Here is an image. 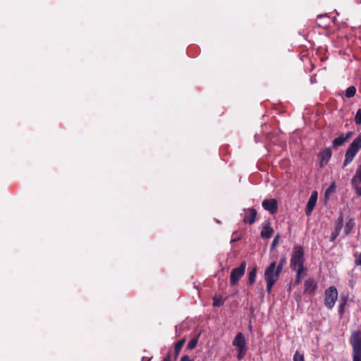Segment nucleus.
I'll use <instances>...</instances> for the list:
<instances>
[{"label": "nucleus", "mask_w": 361, "mask_h": 361, "mask_svg": "<svg viewBox=\"0 0 361 361\" xmlns=\"http://www.w3.org/2000/svg\"><path fill=\"white\" fill-rule=\"evenodd\" d=\"M281 271L276 268V262H272L264 271L267 291L270 293L273 286L278 281Z\"/></svg>", "instance_id": "obj_1"}, {"label": "nucleus", "mask_w": 361, "mask_h": 361, "mask_svg": "<svg viewBox=\"0 0 361 361\" xmlns=\"http://www.w3.org/2000/svg\"><path fill=\"white\" fill-rule=\"evenodd\" d=\"M304 262L305 257L302 247L300 246L295 247L290 259V266L291 269H305Z\"/></svg>", "instance_id": "obj_2"}, {"label": "nucleus", "mask_w": 361, "mask_h": 361, "mask_svg": "<svg viewBox=\"0 0 361 361\" xmlns=\"http://www.w3.org/2000/svg\"><path fill=\"white\" fill-rule=\"evenodd\" d=\"M361 149V135H358L350 145L345 154L343 167L351 163Z\"/></svg>", "instance_id": "obj_3"}, {"label": "nucleus", "mask_w": 361, "mask_h": 361, "mask_svg": "<svg viewBox=\"0 0 361 361\" xmlns=\"http://www.w3.org/2000/svg\"><path fill=\"white\" fill-rule=\"evenodd\" d=\"M232 344L237 348V357L238 360H241L245 357L247 351V343L244 335L241 332L238 333Z\"/></svg>", "instance_id": "obj_4"}, {"label": "nucleus", "mask_w": 361, "mask_h": 361, "mask_svg": "<svg viewBox=\"0 0 361 361\" xmlns=\"http://www.w3.org/2000/svg\"><path fill=\"white\" fill-rule=\"evenodd\" d=\"M324 305L331 310L334 307L338 298V291L334 286L328 288L324 292Z\"/></svg>", "instance_id": "obj_5"}, {"label": "nucleus", "mask_w": 361, "mask_h": 361, "mask_svg": "<svg viewBox=\"0 0 361 361\" xmlns=\"http://www.w3.org/2000/svg\"><path fill=\"white\" fill-rule=\"evenodd\" d=\"M246 268L245 262H243L238 267L233 269L230 276V283L231 286H235L241 277L244 275Z\"/></svg>", "instance_id": "obj_6"}, {"label": "nucleus", "mask_w": 361, "mask_h": 361, "mask_svg": "<svg viewBox=\"0 0 361 361\" xmlns=\"http://www.w3.org/2000/svg\"><path fill=\"white\" fill-rule=\"evenodd\" d=\"M350 343L353 346V353H361V332L355 331L350 337Z\"/></svg>", "instance_id": "obj_7"}, {"label": "nucleus", "mask_w": 361, "mask_h": 361, "mask_svg": "<svg viewBox=\"0 0 361 361\" xmlns=\"http://www.w3.org/2000/svg\"><path fill=\"white\" fill-rule=\"evenodd\" d=\"M262 205L271 214H274L278 211V202L276 199H266L262 202Z\"/></svg>", "instance_id": "obj_8"}, {"label": "nucleus", "mask_w": 361, "mask_h": 361, "mask_svg": "<svg viewBox=\"0 0 361 361\" xmlns=\"http://www.w3.org/2000/svg\"><path fill=\"white\" fill-rule=\"evenodd\" d=\"M317 201V192L313 191L307 202L305 213L307 216H310Z\"/></svg>", "instance_id": "obj_9"}, {"label": "nucleus", "mask_w": 361, "mask_h": 361, "mask_svg": "<svg viewBox=\"0 0 361 361\" xmlns=\"http://www.w3.org/2000/svg\"><path fill=\"white\" fill-rule=\"evenodd\" d=\"M244 211L245 212V214L243 216V221L249 224H252L255 221V219L257 214L256 209L251 208L248 209H244Z\"/></svg>", "instance_id": "obj_10"}, {"label": "nucleus", "mask_w": 361, "mask_h": 361, "mask_svg": "<svg viewBox=\"0 0 361 361\" xmlns=\"http://www.w3.org/2000/svg\"><path fill=\"white\" fill-rule=\"evenodd\" d=\"M319 157L321 158L320 166L322 167L327 164L331 157V151L330 149H325L320 152Z\"/></svg>", "instance_id": "obj_11"}, {"label": "nucleus", "mask_w": 361, "mask_h": 361, "mask_svg": "<svg viewBox=\"0 0 361 361\" xmlns=\"http://www.w3.org/2000/svg\"><path fill=\"white\" fill-rule=\"evenodd\" d=\"M317 288V283L312 279H309L305 282V293H313Z\"/></svg>", "instance_id": "obj_12"}, {"label": "nucleus", "mask_w": 361, "mask_h": 361, "mask_svg": "<svg viewBox=\"0 0 361 361\" xmlns=\"http://www.w3.org/2000/svg\"><path fill=\"white\" fill-rule=\"evenodd\" d=\"M273 233H274V230L269 226V224H266L264 225L260 235L262 238H270L271 237Z\"/></svg>", "instance_id": "obj_13"}, {"label": "nucleus", "mask_w": 361, "mask_h": 361, "mask_svg": "<svg viewBox=\"0 0 361 361\" xmlns=\"http://www.w3.org/2000/svg\"><path fill=\"white\" fill-rule=\"evenodd\" d=\"M361 183V164L358 166L355 174L352 179L353 185H359Z\"/></svg>", "instance_id": "obj_14"}, {"label": "nucleus", "mask_w": 361, "mask_h": 361, "mask_svg": "<svg viewBox=\"0 0 361 361\" xmlns=\"http://www.w3.org/2000/svg\"><path fill=\"white\" fill-rule=\"evenodd\" d=\"M355 223L353 219H350L348 222H346L344 226V236L348 235L350 233L351 230L355 226Z\"/></svg>", "instance_id": "obj_15"}, {"label": "nucleus", "mask_w": 361, "mask_h": 361, "mask_svg": "<svg viewBox=\"0 0 361 361\" xmlns=\"http://www.w3.org/2000/svg\"><path fill=\"white\" fill-rule=\"evenodd\" d=\"M345 142H346V140L344 138V135H341V136L335 138L333 140L332 147L333 148H337L338 147L341 146L342 145H343Z\"/></svg>", "instance_id": "obj_16"}, {"label": "nucleus", "mask_w": 361, "mask_h": 361, "mask_svg": "<svg viewBox=\"0 0 361 361\" xmlns=\"http://www.w3.org/2000/svg\"><path fill=\"white\" fill-rule=\"evenodd\" d=\"M257 268L255 267L252 269L249 272L248 280L250 284H253L255 282L257 277Z\"/></svg>", "instance_id": "obj_17"}, {"label": "nucleus", "mask_w": 361, "mask_h": 361, "mask_svg": "<svg viewBox=\"0 0 361 361\" xmlns=\"http://www.w3.org/2000/svg\"><path fill=\"white\" fill-rule=\"evenodd\" d=\"M185 343V339H181L178 342H177L175 345V354L176 357H177L181 350L184 343Z\"/></svg>", "instance_id": "obj_18"}, {"label": "nucleus", "mask_w": 361, "mask_h": 361, "mask_svg": "<svg viewBox=\"0 0 361 361\" xmlns=\"http://www.w3.org/2000/svg\"><path fill=\"white\" fill-rule=\"evenodd\" d=\"M356 94V88L354 86L348 87L345 90V96L348 98L354 97Z\"/></svg>", "instance_id": "obj_19"}, {"label": "nucleus", "mask_w": 361, "mask_h": 361, "mask_svg": "<svg viewBox=\"0 0 361 361\" xmlns=\"http://www.w3.org/2000/svg\"><path fill=\"white\" fill-rule=\"evenodd\" d=\"M338 224L337 226V227L336 228V231L335 232L332 234V238L333 240H334L339 234V231H341V227H342V224H343V217H340L338 219Z\"/></svg>", "instance_id": "obj_20"}, {"label": "nucleus", "mask_w": 361, "mask_h": 361, "mask_svg": "<svg viewBox=\"0 0 361 361\" xmlns=\"http://www.w3.org/2000/svg\"><path fill=\"white\" fill-rule=\"evenodd\" d=\"M296 271H297V276H296V279L295 280V284L298 285L301 281V279L302 277V274H304V272L305 271V269H296Z\"/></svg>", "instance_id": "obj_21"}, {"label": "nucleus", "mask_w": 361, "mask_h": 361, "mask_svg": "<svg viewBox=\"0 0 361 361\" xmlns=\"http://www.w3.org/2000/svg\"><path fill=\"white\" fill-rule=\"evenodd\" d=\"M197 341H198L197 338H192V340H190L187 345L188 349H189V350L194 349L197 346Z\"/></svg>", "instance_id": "obj_22"}, {"label": "nucleus", "mask_w": 361, "mask_h": 361, "mask_svg": "<svg viewBox=\"0 0 361 361\" xmlns=\"http://www.w3.org/2000/svg\"><path fill=\"white\" fill-rule=\"evenodd\" d=\"M293 361H305L303 353H300L298 351H296L293 355Z\"/></svg>", "instance_id": "obj_23"}, {"label": "nucleus", "mask_w": 361, "mask_h": 361, "mask_svg": "<svg viewBox=\"0 0 361 361\" xmlns=\"http://www.w3.org/2000/svg\"><path fill=\"white\" fill-rule=\"evenodd\" d=\"M336 190L335 183H332L325 191V197H327L329 195L334 193Z\"/></svg>", "instance_id": "obj_24"}, {"label": "nucleus", "mask_w": 361, "mask_h": 361, "mask_svg": "<svg viewBox=\"0 0 361 361\" xmlns=\"http://www.w3.org/2000/svg\"><path fill=\"white\" fill-rule=\"evenodd\" d=\"M355 123L357 125L361 124V109H359L356 113V115L355 116Z\"/></svg>", "instance_id": "obj_25"}, {"label": "nucleus", "mask_w": 361, "mask_h": 361, "mask_svg": "<svg viewBox=\"0 0 361 361\" xmlns=\"http://www.w3.org/2000/svg\"><path fill=\"white\" fill-rule=\"evenodd\" d=\"M286 262V257H282V258L280 259V261H279V262L278 265L276 266V268H277L278 269H279L281 271H282V270H283V265H284V264H285Z\"/></svg>", "instance_id": "obj_26"}, {"label": "nucleus", "mask_w": 361, "mask_h": 361, "mask_svg": "<svg viewBox=\"0 0 361 361\" xmlns=\"http://www.w3.org/2000/svg\"><path fill=\"white\" fill-rule=\"evenodd\" d=\"M353 361H361V353H353Z\"/></svg>", "instance_id": "obj_27"}, {"label": "nucleus", "mask_w": 361, "mask_h": 361, "mask_svg": "<svg viewBox=\"0 0 361 361\" xmlns=\"http://www.w3.org/2000/svg\"><path fill=\"white\" fill-rule=\"evenodd\" d=\"M279 235L278 234L274 239V240L272 241V243H271V248L274 247L275 246H276L279 243Z\"/></svg>", "instance_id": "obj_28"}, {"label": "nucleus", "mask_w": 361, "mask_h": 361, "mask_svg": "<svg viewBox=\"0 0 361 361\" xmlns=\"http://www.w3.org/2000/svg\"><path fill=\"white\" fill-rule=\"evenodd\" d=\"M223 304V302L221 301V299H214V302H213V305L215 306V307H218V306H220Z\"/></svg>", "instance_id": "obj_29"}, {"label": "nucleus", "mask_w": 361, "mask_h": 361, "mask_svg": "<svg viewBox=\"0 0 361 361\" xmlns=\"http://www.w3.org/2000/svg\"><path fill=\"white\" fill-rule=\"evenodd\" d=\"M355 185V190L357 195L361 196V186L358 187L357 185Z\"/></svg>", "instance_id": "obj_30"}, {"label": "nucleus", "mask_w": 361, "mask_h": 361, "mask_svg": "<svg viewBox=\"0 0 361 361\" xmlns=\"http://www.w3.org/2000/svg\"><path fill=\"white\" fill-rule=\"evenodd\" d=\"M180 361H192L188 355H184L182 357Z\"/></svg>", "instance_id": "obj_31"}, {"label": "nucleus", "mask_w": 361, "mask_h": 361, "mask_svg": "<svg viewBox=\"0 0 361 361\" xmlns=\"http://www.w3.org/2000/svg\"><path fill=\"white\" fill-rule=\"evenodd\" d=\"M353 135L352 132H348L345 135H344L345 140L347 141L351 136Z\"/></svg>", "instance_id": "obj_32"}, {"label": "nucleus", "mask_w": 361, "mask_h": 361, "mask_svg": "<svg viewBox=\"0 0 361 361\" xmlns=\"http://www.w3.org/2000/svg\"><path fill=\"white\" fill-rule=\"evenodd\" d=\"M356 264L361 266V253L360 254L359 257L356 260Z\"/></svg>", "instance_id": "obj_33"}, {"label": "nucleus", "mask_w": 361, "mask_h": 361, "mask_svg": "<svg viewBox=\"0 0 361 361\" xmlns=\"http://www.w3.org/2000/svg\"><path fill=\"white\" fill-rule=\"evenodd\" d=\"M344 305H345V302L340 304V305H339V310H340V312H342V310H343V309L344 307Z\"/></svg>", "instance_id": "obj_34"}, {"label": "nucleus", "mask_w": 361, "mask_h": 361, "mask_svg": "<svg viewBox=\"0 0 361 361\" xmlns=\"http://www.w3.org/2000/svg\"><path fill=\"white\" fill-rule=\"evenodd\" d=\"M170 360V355H169L166 357L164 358V361H169Z\"/></svg>", "instance_id": "obj_35"}]
</instances>
